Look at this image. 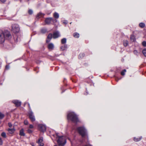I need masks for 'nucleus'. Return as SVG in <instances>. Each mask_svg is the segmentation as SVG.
Listing matches in <instances>:
<instances>
[{
    "mask_svg": "<svg viewBox=\"0 0 146 146\" xmlns=\"http://www.w3.org/2000/svg\"><path fill=\"white\" fill-rule=\"evenodd\" d=\"M29 117L31 121H34L35 120V119L33 112L32 111H30L29 113Z\"/></svg>",
    "mask_w": 146,
    "mask_h": 146,
    "instance_id": "7",
    "label": "nucleus"
},
{
    "mask_svg": "<svg viewBox=\"0 0 146 146\" xmlns=\"http://www.w3.org/2000/svg\"><path fill=\"white\" fill-rule=\"evenodd\" d=\"M53 16L55 18L57 19L59 17V15L58 13L55 12L53 14Z\"/></svg>",
    "mask_w": 146,
    "mask_h": 146,
    "instance_id": "17",
    "label": "nucleus"
},
{
    "mask_svg": "<svg viewBox=\"0 0 146 146\" xmlns=\"http://www.w3.org/2000/svg\"><path fill=\"white\" fill-rule=\"evenodd\" d=\"M67 119L68 120L72 121L74 122H77L78 119L77 115L72 112H69L67 114Z\"/></svg>",
    "mask_w": 146,
    "mask_h": 146,
    "instance_id": "3",
    "label": "nucleus"
},
{
    "mask_svg": "<svg viewBox=\"0 0 146 146\" xmlns=\"http://www.w3.org/2000/svg\"><path fill=\"white\" fill-rule=\"evenodd\" d=\"M64 45L60 47L61 50L63 51L65 50L67 48V45L66 44H64Z\"/></svg>",
    "mask_w": 146,
    "mask_h": 146,
    "instance_id": "14",
    "label": "nucleus"
},
{
    "mask_svg": "<svg viewBox=\"0 0 146 146\" xmlns=\"http://www.w3.org/2000/svg\"><path fill=\"white\" fill-rule=\"evenodd\" d=\"M131 40L133 41H135V38L134 36L131 35Z\"/></svg>",
    "mask_w": 146,
    "mask_h": 146,
    "instance_id": "24",
    "label": "nucleus"
},
{
    "mask_svg": "<svg viewBox=\"0 0 146 146\" xmlns=\"http://www.w3.org/2000/svg\"><path fill=\"white\" fill-rule=\"evenodd\" d=\"M1 135L2 137L5 138L6 137V133L5 132H3L1 134Z\"/></svg>",
    "mask_w": 146,
    "mask_h": 146,
    "instance_id": "29",
    "label": "nucleus"
},
{
    "mask_svg": "<svg viewBox=\"0 0 146 146\" xmlns=\"http://www.w3.org/2000/svg\"><path fill=\"white\" fill-rule=\"evenodd\" d=\"M2 141L1 137H0V145H2Z\"/></svg>",
    "mask_w": 146,
    "mask_h": 146,
    "instance_id": "41",
    "label": "nucleus"
},
{
    "mask_svg": "<svg viewBox=\"0 0 146 146\" xmlns=\"http://www.w3.org/2000/svg\"><path fill=\"white\" fill-rule=\"evenodd\" d=\"M6 0H1V1L3 3L5 2Z\"/></svg>",
    "mask_w": 146,
    "mask_h": 146,
    "instance_id": "42",
    "label": "nucleus"
},
{
    "mask_svg": "<svg viewBox=\"0 0 146 146\" xmlns=\"http://www.w3.org/2000/svg\"><path fill=\"white\" fill-rule=\"evenodd\" d=\"M29 128H33V126L32 125H30L29 127Z\"/></svg>",
    "mask_w": 146,
    "mask_h": 146,
    "instance_id": "39",
    "label": "nucleus"
},
{
    "mask_svg": "<svg viewBox=\"0 0 146 146\" xmlns=\"http://www.w3.org/2000/svg\"><path fill=\"white\" fill-rule=\"evenodd\" d=\"M88 92H86L85 93H84V94L85 95H86L87 94H88Z\"/></svg>",
    "mask_w": 146,
    "mask_h": 146,
    "instance_id": "43",
    "label": "nucleus"
},
{
    "mask_svg": "<svg viewBox=\"0 0 146 146\" xmlns=\"http://www.w3.org/2000/svg\"><path fill=\"white\" fill-rule=\"evenodd\" d=\"M53 136L56 139L57 141L60 146H64L66 143V140L65 137L64 136H59L58 133L54 135Z\"/></svg>",
    "mask_w": 146,
    "mask_h": 146,
    "instance_id": "1",
    "label": "nucleus"
},
{
    "mask_svg": "<svg viewBox=\"0 0 146 146\" xmlns=\"http://www.w3.org/2000/svg\"><path fill=\"white\" fill-rule=\"evenodd\" d=\"M142 139V137H140L139 138H136L134 137V140L135 141L137 142L139 141Z\"/></svg>",
    "mask_w": 146,
    "mask_h": 146,
    "instance_id": "20",
    "label": "nucleus"
},
{
    "mask_svg": "<svg viewBox=\"0 0 146 146\" xmlns=\"http://www.w3.org/2000/svg\"><path fill=\"white\" fill-rule=\"evenodd\" d=\"M28 13L29 14L31 15L33 13V11L32 10H29L28 11Z\"/></svg>",
    "mask_w": 146,
    "mask_h": 146,
    "instance_id": "32",
    "label": "nucleus"
},
{
    "mask_svg": "<svg viewBox=\"0 0 146 146\" xmlns=\"http://www.w3.org/2000/svg\"><path fill=\"white\" fill-rule=\"evenodd\" d=\"M52 35L53 38H58L60 36L59 33L58 31L54 33Z\"/></svg>",
    "mask_w": 146,
    "mask_h": 146,
    "instance_id": "11",
    "label": "nucleus"
},
{
    "mask_svg": "<svg viewBox=\"0 0 146 146\" xmlns=\"http://www.w3.org/2000/svg\"><path fill=\"white\" fill-rule=\"evenodd\" d=\"M54 45L52 43H50L48 45V48L50 50H52L54 49Z\"/></svg>",
    "mask_w": 146,
    "mask_h": 146,
    "instance_id": "13",
    "label": "nucleus"
},
{
    "mask_svg": "<svg viewBox=\"0 0 146 146\" xmlns=\"http://www.w3.org/2000/svg\"><path fill=\"white\" fill-rule=\"evenodd\" d=\"M47 31V30L46 29L44 28L41 29V32L42 33H44Z\"/></svg>",
    "mask_w": 146,
    "mask_h": 146,
    "instance_id": "23",
    "label": "nucleus"
},
{
    "mask_svg": "<svg viewBox=\"0 0 146 146\" xmlns=\"http://www.w3.org/2000/svg\"><path fill=\"white\" fill-rule=\"evenodd\" d=\"M84 56V53H81L79 55V58H82Z\"/></svg>",
    "mask_w": 146,
    "mask_h": 146,
    "instance_id": "28",
    "label": "nucleus"
},
{
    "mask_svg": "<svg viewBox=\"0 0 146 146\" xmlns=\"http://www.w3.org/2000/svg\"><path fill=\"white\" fill-rule=\"evenodd\" d=\"M44 15V14H43L41 13H39L37 14L36 17L38 19L43 17Z\"/></svg>",
    "mask_w": 146,
    "mask_h": 146,
    "instance_id": "15",
    "label": "nucleus"
},
{
    "mask_svg": "<svg viewBox=\"0 0 146 146\" xmlns=\"http://www.w3.org/2000/svg\"><path fill=\"white\" fill-rule=\"evenodd\" d=\"M12 102L14 104L17 106H20L21 104V102L17 100H15L13 101Z\"/></svg>",
    "mask_w": 146,
    "mask_h": 146,
    "instance_id": "10",
    "label": "nucleus"
},
{
    "mask_svg": "<svg viewBox=\"0 0 146 146\" xmlns=\"http://www.w3.org/2000/svg\"><path fill=\"white\" fill-rule=\"evenodd\" d=\"M8 131L9 133L11 134L14 133L15 131V129L14 128L9 129Z\"/></svg>",
    "mask_w": 146,
    "mask_h": 146,
    "instance_id": "18",
    "label": "nucleus"
},
{
    "mask_svg": "<svg viewBox=\"0 0 146 146\" xmlns=\"http://www.w3.org/2000/svg\"><path fill=\"white\" fill-rule=\"evenodd\" d=\"M28 104L29 108L30 109H31V107H30L29 104V103L27 102H26L25 103V104Z\"/></svg>",
    "mask_w": 146,
    "mask_h": 146,
    "instance_id": "35",
    "label": "nucleus"
},
{
    "mask_svg": "<svg viewBox=\"0 0 146 146\" xmlns=\"http://www.w3.org/2000/svg\"><path fill=\"white\" fill-rule=\"evenodd\" d=\"M126 72V70L125 69L124 70L121 72V74L123 76L125 74V73Z\"/></svg>",
    "mask_w": 146,
    "mask_h": 146,
    "instance_id": "27",
    "label": "nucleus"
},
{
    "mask_svg": "<svg viewBox=\"0 0 146 146\" xmlns=\"http://www.w3.org/2000/svg\"><path fill=\"white\" fill-rule=\"evenodd\" d=\"M4 117V115L3 114L0 113V119H1L3 118Z\"/></svg>",
    "mask_w": 146,
    "mask_h": 146,
    "instance_id": "31",
    "label": "nucleus"
},
{
    "mask_svg": "<svg viewBox=\"0 0 146 146\" xmlns=\"http://www.w3.org/2000/svg\"><path fill=\"white\" fill-rule=\"evenodd\" d=\"M54 146H57V145H54Z\"/></svg>",
    "mask_w": 146,
    "mask_h": 146,
    "instance_id": "44",
    "label": "nucleus"
},
{
    "mask_svg": "<svg viewBox=\"0 0 146 146\" xmlns=\"http://www.w3.org/2000/svg\"><path fill=\"white\" fill-rule=\"evenodd\" d=\"M142 53L144 56L146 57V48H145L143 50Z\"/></svg>",
    "mask_w": 146,
    "mask_h": 146,
    "instance_id": "26",
    "label": "nucleus"
},
{
    "mask_svg": "<svg viewBox=\"0 0 146 146\" xmlns=\"http://www.w3.org/2000/svg\"><path fill=\"white\" fill-rule=\"evenodd\" d=\"M11 38V36L8 31L3 32L1 30H0V43H3L5 41V38L9 39Z\"/></svg>",
    "mask_w": 146,
    "mask_h": 146,
    "instance_id": "2",
    "label": "nucleus"
},
{
    "mask_svg": "<svg viewBox=\"0 0 146 146\" xmlns=\"http://www.w3.org/2000/svg\"><path fill=\"white\" fill-rule=\"evenodd\" d=\"M39 129L42 132H44L46 130V128L45 125L42 124H39L38 125Z\"/></svg>",
    "mask_w": 146,
    "mask_h": 146,
    "instance_id": "8",
    "label": "nucleus"
},
{
    "mask_svg": "<svg viewBox=\"0 0 146 146\" xmlns=\"http://www.w3.org/2000/svg\"><path fill=\"white\" fill-rule=\"evenodd\" d=\"M20 135L21 136H24L25 135V134L24 132L23 129H22L20 130Z\"/></svg>",
    "mask_w": 146,
    "mask_h": 146,
    "instance_id": "19",
    "label": "nucleus"
},
{
    "mask_svg": "<svg viewBox=\"0 0 146 146\" xmlns=\"http://www.w3.org/2000/svg\"><path fill=\"white\" fill-rule=\"evenodd\" d=\"M12 31L15 33H19L20 31L19 25L17 24H14L12 26Z\"/></svg>",
    "mask_w": 146,
    "mask_h": 146,
    "instance_id": "5",
    "label": "nucleus"
},
{
    "mask_svg": "<svg viewBox=\"0 0 146 146\" xmlns=\"http://www.w3.org/2000/svg\"><path fill=\"white\" fill-rule=\"evenodd\" d=\"M57 21L56 20L52 18L49 17L46 18L45 20V23L46 24L49 25L50 23L52 21L54 23L56 22Z\"/></svg>",
    "mask_w": 146,
    "mask_h": 146,
    "instance_id": "6",
    "label": "nucleus"
},
{
    "mask_svg": "<svg viewBox=\"0 0 146 146\" xmlns=\"http://www.w3.org/2000/svg\"><path fill=\"white\" fill-rule=\"evenodd\" d=\"M77 129L82 137H84L87 135L86 129L84 127H79Z\"/></svg>",
    "mask_w": 146,
    "mask_h": 146,
    "instance_id": "4",
    "label": "nucleus"
},
{
    "mask_svg": "<svg viewBox=\"0 0 146 146\" xmlns=\"http://www.w3.org/2000/svg\"><path fill=\"white\" fill-rule=\"evenodd\" d=\"M43 138L42 137H40L36 142L38 144V146H44V144L42 142Z\"/></svg>",
    "mask_w": 146,
    "mask_h": 146,
    "instance_id": "9",
    "label": "nucleus"
},
{
    "mask_svg": "<svg viewBox=\"0 0 146 146\" xmlns=\"http://www.w3.org/2000/svg\"><path fill=\"white\" fill-rule=\"evenodd\" d=\"M24 123L26 125H27L28 124V122L27 120H25L24 121Z\"/></svg>",
    "mask_w": 146,
    "mask_h": 146,
    "instance_id": "34",
    "label": "nucleus"
},
{
    "mask_svg": "<svg viewBox=\"0 0 146 146\" xmlns=\"http://www.w3.org/2000/svg\"><path fill=\"white\" fill-rule=\"evenodd\" d=\"M9 68V65H7L6 66V69L7 70Z\"/></svg>",
    "mask_w": 146,
    "mask_h": 146,
    "instance_id": "40",
    "label": "nucleus"
},
{
    "mask_svg": "<svg viewBox=\"0 0 146 146\" xmlns=\"http://www.w3.org/2000/svg\"><path fill=\"white\" fill-rule=\"evenodd\" d=\"M68 22L66 20L64 21L63 22V23L65 25H66L67 24Z\"/></svg>",
    "mask_w": 146,
    "mask_h": 146,
    "instance_id": "37",
    "label": "nucleus"
},
{
    "mask_svg": "<svg viewBox=\"0 0 146 146\" xmlns=\"http://www.w3.org/2000/svg\"><path fill=\"white\" fill-rule=\"evenodd\" d=\"M142 44L144 46H146V42L145 41H143L142 42Z\"/></svg>",
    "mask_w": 146,
    "mask_h": 146,
    "instance_id": "30",
    "label": "nucleus"
},
{
    "mask_svg": "<svg viewBox=\"0 0 146 146\" xmlns=\"http://www.w3.org/2000/svg\"><path fill=\"white\" fill-rule=\"evenodd\" d=\"M8 125L9 127H12V125L11 123H9Z\"/></svg>",
    "mask_w": 146,
    "mask_h": 146,
    "instance_id": "38",
    "label": "nucleus"
},
{
    "mask_svg": "<svg viewBox=\"0 0 146 146\" xmlns=\"http://www.w3.org/2000/svg\"><path fill=\"white\" fill-rule=\"evenodd\" d=\"M74 37L76 38H78L79 37V34L77 33H74L73 34Z\"/></svg>",
    "mask_w": 146,
    "mask_h": 146,
    "instance_id": "21",
    "label": "nucleus"
},
{
    "mask_svg": "<svg viewBox=\"0 0 146 146\" xmlns=\"http://www.w3.org/2000/svg\"><path fill=\"white\" fill-rule=\"evenodd\" d=\"M67 39L66 38H64L61 40V43L62 44H65L66 42Z\"/></svg>",
    "mask_w": 146,
    "mask_h": 146,
    "instance_id": "16",
    "label": "nucleus"
},
{
    "mask_svg": "<svg viewBox=\"0 0 146 146\" xmlns=\"http://www.w3.org/2000/svg\"><path fill=\"white\" fill-rule=\"evenodd\" d=\"M27 131L29 133H31L32 132V131L30 129H28Z\"/></svg>",
    "mask_w": 146,
    "mask_h": 146,
    "instance_id": "33",
    "label": "nucleus"
},
{
    "mask_svg": "<svg viewBox=\"0 0 146 146\" xmlns=\"http://www.w3.org/2000/svg\"><path fill=\"white\" fill-rule=\"evenodd\" d=\"M128 42L127 40H124L123 41L124 45L125 46H126L128 45Z\"/></svg>",
    "mask_w": 146,
    "mask_h": 146,
    "instance_id": "25",
    "label": "nucleus"
},
{
    "mask_svg": "<svg viewBox=\"0 0 146 146\" xmlns=\"http://www.w3.org/2000/svg\"><path fill=\"white\" fill-rule=\"evenodd\" d=\"M133 52H134V54H135V55H137L138 52H137V50H135Z\"/></svg>",
    "mask_w": 146,
    "mask_h": 146,
    "instance_id": "36",
    "label": "nucleus"
},
{
    "mask_svg": "<svg viewBox=\"0 0 146 146\" xmlns=\"http://www.w3.org/2000/svg\"><path fill=\"white\" fill-rule=\"evenodd\" d=\"M53 37L52 35V34H49L47 36V39L46 40L47 42H48Z\"/></svg>",
    "mask_w": 146,
    "mask_h": 146,
    "instance_id": "12",
    "label": "nucleus"
},
{
    "mask_svg": "<svg viewBox=\"0 0 146 146\" xmlns=\"http://www.w3.org/2000/svg\"><path fill=\"white\" fill-rule=\"evenodd\" d=\"M139 25L140 27L143 28L145 27V24L143 23H139Z\"/></svg>",
    "mask_w": 146,
    "mask_h": 146,
    "instance_id": "22",
    "label": "nucleus"
}]
</instances>
